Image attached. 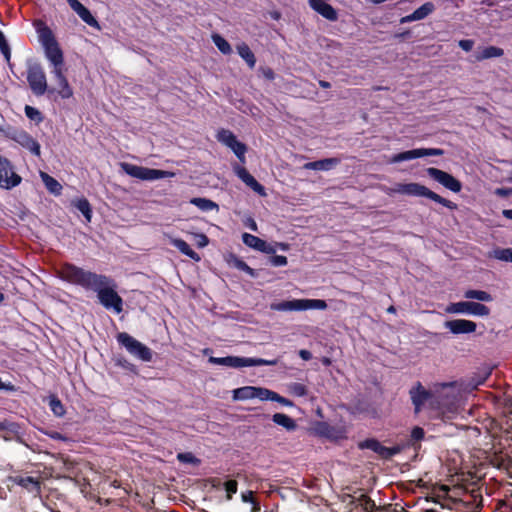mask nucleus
<instances>
[{
    "mask_svg": "<svg viewBox=\"0 0 512 512\" xmlns=\"http://www.w3.org/2000/svg\"><path fill=\"white\" fill-rule=\"evenodd\" d=\"M0 51L3 54L6 62L10 64L11 60V49L4 33L0 30Z\"/></svg>",
    "mask_w": 512,
    "mask_h": 512,
    "instance_id": "obj_42",
    "label": "nucleus"
},
{
    "mask_svg": "<svg viewBox=\"0 0 512 512\" xmlns=\"http://www.w3.org/2000/svg\"><path fill=\"white\" fill-rule=\"evenodd\" d=\"M269 263L274 267H282L287 265L288 260L286 256L270 254Z\"/></svg>",
    "mask_w": 512,
    "mask_h": 512,
    "instance_id": "obj_47",
    "label": "nucleus"
},
{
    "mask_svg": "<svg viewBox=\"0 0 512 512\" xmlns=\"http://www.w3.org/2000/svg\"><path fill=\"white\" fill-rule=\"evenodd\" d=\"M40 177L42 182L44 183L47 190L54 194V195H60L62 192V185L52 176L48 175L45 172L40 173Z\"/></svg>",
    "mask_w": 512,
    "mask_h": 512,
    "instance_id": "obj_26",
    "label": "nucleus"
},
{
    "mask_svg": "<svg viewBox=\"0 0 512 512\" xmlns=\"http://www.w3.org/2000/svg\"><path fill=\"white\" fill-rule=\"evenodd\" d=\"M275 247V250L278 248L282 251H287L289 250V244L288 243H284V242H276L274 245Z\"/></svg>",
    "mask_w": 512,
    "mask_h": 512,
    "instance_id": "obj_60",
    "label": "nucleus"
},
{
    "mask_svg": "<svg viewBox=\"0 0 512 512\" xmlns=\"http://www.w3.org/2000/svg\"><path fill=\"white\" fill-rule=\"evenodd\" d=\"M272 421L276 425L283 427L284 429H286L289 432L295 431L297 428L296 421L292 417H290L284 413H275L272 416Z\"/></svg>",
    "mask_w": 512,
    "mask_h": 512,
    "instance_id": "obj_24",
    "label": "nucleus"
},
{
    "mask_svg": "<svg viewBox=\"0 0 512 512\" xmlns=\"http://www.w3.org/2000/svg\"><path fill=\"white\" fill-rule=\"evenodd\" d=\"M340 163L339 158H324L316 161L307 162L303 168L306 170L314 171H329L335 168Z\"/></svg>",
    "mask_w": 512,
    "mask_h": 512,
    "instance_id": "obj_21",
    "label": "nucleus"
},
{
    "mask_svg": "<svg viewBox=\"0 0 512 512\" xmlns=\"http://www.w3.org/2000/svg\"><path fill=\"white\" fill-rule=\"evenodd\" d=\"M327 0H308L309 6L322 17L329 21H336L338 13L336 9L326 2Z\"/></svg>",
    "mask_w": 512,
    "mask_h": 512,
    "instance_id": "obj_19",
    "label": "nucleus"
},
{
    "mask_svg": "<svg viewBox=\"0 0 512 512\" xmlns=\"http://www.w3.org/2000/svg\"><path fill=\"white\" fill-rule=\"evenodd\" d=\"M38 40L43 47L45 56L52 66H64L63 52L52 32V30L45 26L40 25L36 28Z\"/></svg>",
    "mask_w": 512,
    "mask_h": 512,
    "instance_id": "obj_3",
    "label": "nucleus"
},
{
    "mask_svg": "<svg viewBox=\"0 0 512 512\" xmlns=\"http://www.w3.org/2000/svg\"><path fill=\"white\" fill-rule=\"evenodd\" d=\"M238 55L246 62L250 69H253L256 64V57L253 51L246 43H241L236 47Z\"/></svg>",
    "mask_w": 512,
    "mask_h": 512,
    "instance_id": "obj_25",
    "label": "nucleus"
},
{
    "mask_svg": "<svg viewBox=\"0 0 512 512\" xmlns=\"http://www.w3.org/2000/svg\"><path fill=\"white\" fill-rule=\"evenodd\" d=\"M429 177L443 185L446 189L458 193L462 189V183L450 173L438 168L430 167L426 170Z\"/></svg>",
    "mask_w": 512,
    "mask_h": 512,
    "instance_id": "obj_11",
    "label": "nucleus"
},
{
    "mask_svg": "<svg viewBox=\"0 0 512 512\" xmlns=\"http://www.w3.org/2000/svg\"><path fill=\"white\" fill-rule=\"evenodd\" d=\"M75 207L83 214L87 221H91L92 210L87 199L81 198L75 202Z\"/></svg>",
    "mask_w": 512,
    "mask_h": 512,
    "instance_id": "obj_38",
    "label": "nucleus"
},
{
    "mask_svg": "<svg viewBox=\"0 0 512 512\" xmlns=\"http://www.w3.org/2000/svg\"><path fill=\"white\" fill-rule=\"evenodd\" d=\"M445 312L448 314H465L485 317L490 314V309L479 302L460 301L448 304L445 308Z\"/></svg>",
    "mask_w": 512,
    "mask_h": 512,
    "instance_id": "obj_8",
    "label": "nucleus"
},
{
    "mask_svg": "<svg viewBox=\"0 0 512 512\" xmlns=\"http://www.w3.org/2000/svg\"><path fill=\"white\" fill-rule=\"evenodd\" d=\"M226 147L231 149L239 162L246 163L247 146L245 143L239 141L234 133L226 130Z\"/></svg>",
    "mask_w": 512,
    "mask_h": 512,
    "instance_id": "obj_18",
    "label": "nucleus"
},
{
    "mask_svg": "<svg viewBox=\"0 0 512 512\" xmlns=\"http://www.w3.org/2000/svg\"><path fill=\"white\" fill-rule=\"evenodd\" d=\"M444 327L454 335L470 334L476 331L477 325L475 322L466 319H454L444 323Z\"/></svg>",
    "mask_w": 512,
    "mask_h": 512,
    "instance_id": "obj_15",
    "label": "nucleus"
},
{
    "mask_svg": "<svg viewBox=\"0 0 512 512\" xmlns=\"http://www.w3.org/2000/svg\"><path fill=\"white\" fill-rule=\"evenodd\" d=\"M244 224H245V226L247 228H249L252 231H257L258 230L257 223H256V221L252 217L246 218L245 221H244Z\"/></svg>",
    "mask_w": 512,
    "mask_h": 512,
    "instance_id": "obj_56",
    "label": "nucleus"
},
{
    "mask_svg": "<svg viewBox=\"0 0 512 512\" xmlns=\"http://www.w3.org/2000/svg\"><path fill=\"white\" fill-rule=\"evenodd\" d=\"M118 343L137 359L149 362L152 360V351L149 347L132 337L126 332L117 335Z\"/></svg>",
    "mask_w": 512,
    "mask_h": 512,
    "instance_id": "obj_6",
    "label": "nucleus"
},
{
    "mask_svg": "<svg viewBox=\"0 0 512 512\" xmlns=\"http://www.w3.org/2000/svg\"><path fill=\"white\" fill-rule=\"evenodd\" d=\"M209 361L214 364L224 365V357H210Z\"/></svg>",
    "mask_w": 512,
    "mask_h": 512,
    "instance_id": "obj_63",
    "label": "nucleus"
},
{
    "mask_svg": "<svg viewBox=\"0 0 512 512\" xmlns=\"http://www.w3.org/2000/svg\"><path fill=\"white\" fill-rule=\"evenodd\" d=\"M43 433L53 440H58V441H67L68 440V438L65 435H63L59 432H56V431H43Z\"/></svg>",
    "mask_w": 512,
    "mask_h": 512,
    "instance_id": "obj_52",
    "label": "nucleus"
},
{
    "mask_svg": "<svg viewBox=\"0 0 512 512\" xmlns=\"http://www.w3.org/2000/svg\"><path fill=\"white\" fill-rule=\"evenodd\" d=\"M443 154L444 150L440 148H416L394 154L390 158V163H401L425 156H442Z\"/></svg>",
    "mask_w": 512,
    "mask_h": 512,
    "instance_id": "obj_9",
    "label": "nucleus"
},
{
    "mask_svg": "<svg viewBox=\"0 0 512 512\" xmlns=\"http://www.w3.org/2000/svg\"><path fill=\"white\" fill-rule=\"evenodd\" d=\"M435 10V5L432 2H426L416 10L413 11L417 21L425 19Z\"/></svg>",
    "mask_w": 512,
    "mask_h": 512,
    "instance_id": "obj_37",
    "label": "nucleus"
},
{
    "mask_svg": "<svg viewBox=\"0 0 512 512\" xmlns=\"http://www.w3.org/2000/svg\"><path fill=\"white\" fill-rule=\"evenodd\" d=\"M272 401L280 403V404H282L283 406H286V407H293L294 406V403L291 400H289L288 398H285V397L279 395L276 392H275V394L273 396Z\"/></svg>",
    "mask_w": 512,
    "mask_h": 512,
    "instance_id": "obj_50",
    "label": "nucleus"
},
{
    "mask_svg": "<svg viewBox=\"0 0 512 512\" xmlns=\"http://www.w3.org/2000/svg\"><path fill=\"white\" fill-rule=\"evenodd\" d=\"M38 40L43 47L45 56L52 66H64L63 52L52 32V30L45 26L40 25L36 28Z\"/></svg>",
    "mask_w": 512,
    "mask_h": 512,
    "instance_id": "obj_2",
    "label": "nucleus"
},
{
    "mask_svg": "<svg viewBox=\"0 0 512 512\" xmlns=\"http://www.w3.org/2000/svg\"><path fill=\"white\" fill-rule=\"evenodd\" d=\"M234 172L251 190L260 196H265L266 191L262 184H260L244 167L235 165Z\"/></svg>",
    "mask_w": 512,
    "mask_h": 512,
    "instance_id": "obj_17",
    "label": "nucleus"
},
{
    "mask_svg": "<svg viewBox=\"0 0 512 512\" xmlns=\"http://www.w3.org/2000/svg\"><path fill=\"white\" fill-rule=\"evenodd\" d=\"M458 45L462 50L469 52L473 49L474 41L471 39H463L459 41Z\"/></svg>",
    "mask_w": 512,
    "mask_h": 512,
    "instance_id": "obj_53",
    "label": "nucleus"
},
{
    "mask_svg": "<svg viewBox=\"0 0 512 512\" xmlns=\"http://www.w3.org/2000/svg\"><path fill=\"white\" fill-rule=\"evenodd\" d=\"M262 73H263L264 77L267 78L268 80L274 79V72L271 68L262 69Z\"/></svg>",
    "mask_w": 512,
    "mask_h": 512,
    "instance_id": "obj_59",
    "label": "nucleus"
},
{
    "mask_svg": "<svg viewBox=\"0 0 512 512\" xmlns=\"http://www.w3.org/2000/svg\"><path fill=\"white\" fill-rule=\"evenodd\" d=\"M242 241L246 246H248L249 248H252L256 251H259V252H262L265 254H275L276 253L275 247L272 244L266 242L265 240L255 236V235H252L249 233H243Z\"/></svg>",
    "mask_w": 512,
    "mask_h": 512,
    "instance_id": "obj_16",
    "label": "nucleus"
},
{
    "mask_svg": "<svg viewBox=\"0 0 512 512\" xmlns=\"http://www.w3.org/2000/svg\"><path fill=\"white\" fill-rule=\"evenodd\" d=\"M14 483L34 495L40 494L41 483L37 478L31 476H16L14 478Z\"/></svg>",
    "mask_w": 512,
    "mask_h": 512,
    "instance_id": "obj_22",
    "label": "nucleus"
},
{
    "mask_svg": "<svg viewBox=\"0 0 512 512\" xmlns=\"http://www.w3.org/2000/svg\"><path fill=\"white\" fill-rule=\"evenodd\" d=\"M24 111H25L26 117L29 118L30 120H32L36 123H41L43 121V116L37 108L26 105Z\"/></svg>",
    "mask_w": 512,
    "mask_h": 512,
    "instance_id": "obj_44",
    "label": "nucleus"
},
{
    "mask_svg": "<svg viewBox=\"0 0 512 512\" xmlns=\"http://www.w3.org/2000/svg\"><path fill=\"white\" fill-rule=\"evenodd\" d=\"M234 400L254 399V386H244L233 390Z\"/></svg>",
    "mask_w": 512,
    "mask_h": 512,
    "instance_id": "obj_35",
    "label": "nucleus"
},
{
    "mask_svg": "<svg viewBox=\"0 0 512 512\" xmlns=\"http://www.w3.org/2000/svg\"><path fill=\"white\" fill-rule=\"evenodd\" d=\"M277 359H263L256 357L226 356V367L243 368L253 366H275Z\"/></svg>",
    "mask_w": 512,
    "mask_h": 512,
    "instance_id": "obj_10",
    "label": "nucleus"
},
{
    "mask_svg": "<svg viewBox=\"0 0 512 512\" xmlns=\"http://www.w3.org/2000/svg\"><path fill=\"white\" fill-rule=\"evenodd\" d=\"M59 86V95L62 99H69L73 96V90L70 87L68 81L58 84Z\"/></svg>",
    "mask_w": 512,
    "mask_h": 512,
    "instance_id": "obj_45",
    "label": "nucleus"
},
{
    "mask_svg": "<svg viewBox=\"0 0 512 512\" xmlns=\"http://www.w3.org/2000/svg\"><path fill=\"white\" fill-rule=\"evenodd\" d=\"M466 299L478 300L481 302H491L493 297L490 293L484 290L469 289L464 292Z\"/></svg>",
    "mask_w": 512,
    "mask_h": 512,
    "instance_id": "obj_32",
    "label": "nucleus"
},
{
    "mask_svg": "<svg viewBox=\"0 0 512 512\" xmlns=\"http://www.w3.org/2000/svg\"><path fill=\"white\" fill-rule=\"evenodd\" d=\"M11 139L19 144L24 149H27L35 156H40L41 148L40 144L35 140L29 133L24 130L15 131L11 135Z\"/></svg>",
    "mask_w": 512,
    "mask_h": 512,
    "instance_id": "obj_14",
    "label": "nucleus"
},
{
    "mask_svg": "<svg viewBox=\"0 0 512 512\" xmlns=\"http://www.w3.org/2000/svg\"><path fill=\"white\" fill-rule=\"evenodd\" d=\"M27 82L34 95L42 96L48 90L46 74L42 66L35 61L27 62Z\"/></svg>",
    "mask_w": 512,
    "mask_h": 512,
    "instance_id": "obj_5",
    "label": "nucleus"
},
{
    "mask_svg": "<svg viewBox=\"0 0 512 512\" xmlns=\"http://www.w3.org/2000/svg\"><path fill=\"white\" fill-rule=\"evenodd\" d=\"M503 54L504 51L502 48L496 46H487L476 54V60L482 61L490 58H498L503 56Z\"/></svg>",
    "mask_w": 512,
    "mask_h": 512,
    "instance_id": "obj_28",
    "label": "nucleus"
},
{
    "mask_svg": "<svg viewBox=\"0 0 512 512\" xmlns=\"http://www.w3.org/2000/svg\"><path fill=\"white\" fill-rule=\"evenodd\" d=\"M21 181V176L14 172L13 165L8 159L0 164V188L11 190Z\"/></svg>",
    "mask_w": 512,
    "mask_h": 512,
    "instance_id": "obj_12",
    "label": "nucleus"
},
{
    "mask_svg": "<svg viewBox=\"0 0 512 512\" xmlns=\"http://www.w3.org/2000/svg\"><path fill=\"white\" fill-rule=\"evenodd\" d=\"M171 244L175 248H177L182 254L189 257L190 259L196 262L200 261L201 258L199 254L196 253L186 241L179 238H175L171 240Z\"/></svg>",
    "mask_w": 512,
    "mask_h": 512,
    "instance_id": "obj_23",
    "label": "nucleus"
},
{
    "mask_svg": "<svg viewBox=\"0 0 512 512\" xmlns=\"http://www.w3.org/2000/svg\"><path fill=\"white\" fill-rule=\"evenodd\" d=\"M424 436H425V431L423 428L419 427V426H416L412 429L411 431V439L413 441H421L422 439H424Z\"/></svg>",
    "mask_w": 512,
    "mask_h": 512,
    "instance_id": "obj_49",
    "label": "nucleus"
},
{
    "mask_svg": "<svg viewBox=\"0 0 512 512\" xmlns=\"http://www.w3.org/2000/svg\"><path fill=\"white\" fill-rule=\"evenodd\" d=\"M274 394L275 392L270 389L254 386V399L257 398L261 401H272Z\"/></svg>",
    "mask_w": 512,
    "mask_h": 512,
    "instance_id": "obj_39",
    "label": "nucleus"
},
{
    "mask_svg": "<svg viewBox=\"0 0 512 512\" xmlns=\"http://www.w3.org/2000/svg\"><path fill=\"white\" fill-rule=\"evenodd\" d=\"M178 460L183 463H196L197 459L191 453H179Z\"/></svg>",
    "mask_w": 512,
    "mask_h": 512,
    "instance_id": "obj_51",
    "label": "nucleus"
},
{
    "mask_svg": "<svg viewBox=\"0 0 512 512\" xmlns=\"http://www.w3.org/2000/svg\"><path fill=\"white\" fill-rule=\"evenodd\" d=\"M289 392L297 397H305L308 394L307 387L304 384L293 382L288 385Z\"/></svg>",
    "mask_w": 512,
    "mask_h": 512,
    "instance_id": "obj_41",
    "label": "nucleus"
},
{
    "mask_svg": "<svg viewBox=\"0 0 512 512\" xmlns=\"http://www.w3.org/2000/svg\"><path fill=\"white\" fill-rule=\"evenodd\" d=\"M410 399L414 406L415 414H418L423 405L432 398V392L424 388L421 382H417L409 391Z\"/></svg>",
    "mask_w": 512,
    "mask_h": 512,
    "instance_id": "obj_13",
    "label": "nucleus"
},
{
    "mask_svg": "<svg viewBox=\"0 0 512 512\" xmlns=\"http://www.w3.org/2000/svg\"><path fill=\"white\" fill-rule=\"evenodd\" d=\"M494 257L497 260L512 263V248H498L494 250Z\"/></svg>",
    "mask_w": 512,
    "mask_h": 512,
    "instance_id": "obj_43",
    "label": "nucleus"
},
{
    "mask_svg": "<svg viewBox=\"0 0 512 512\" xmlns=\"http://www.w3.org/2000/svg\"><path fill=\"white\" fill-rule=\"evenodd\" d=\"M212 38L217 48L224 53V38L218 34H214Z\"/></svg>",
    "mask_w": 512,
    "mask_h": 512,
    "instance_id": "obj_55",
    "label": "nucleus"
},
{
    "mask_svg": "<svg viewBox=\"0 0 512 512\" xmlns=\"http://www.w3.org/2000/svg\"><path fill=\"white\" fill-rule=\"evenodd\" d=\"M71 9L81 18L83 22L93 28H100L98 21L91 12L78 0H66Z\"/></svg>",
    "mask_w": 512,
    "mask_h": 512,
    "instance_id": "obj_20",
    "label": "nucleus"
},
{
    "mask_svg": "<svg viewBox=\"0 0 512 512\" xmlns=\"http://www.w3.org/2000/svg\"><path fill=\"white\" fill-rule=\"evenodd\" d=\"M62 275L68 282L96 292L100 304L107 310H113L116 314L122 312L123 300L115 291L116 284L110 277L86 271L73 264H65Z\"/></svg>",
    "mask_w": 512,
    "mask_h": 512,
    "instance_id": "obj_1",
    "label": "nucleus"
},
{
    "mask_svg": "<svg viewBox=\"0 0 512 512\" xmlns=\"http://www.w3.org/2000/svg\"><path fill=\"white\" fill-rule=\"evenodd\" d=\"M300 358L304 361H309L312 359V353L309 350L301 349L298 352Z\"/></svg>",
    "mask_w": 512,
    "mask_h": 512,
    "instance_id": "obj_58",
    "label": "nucleus"
},
{
    "mask_svg": "<svg viewBox=\"0 0 512 512\" xmlns=\"http://www.w3.org/2000/svg\"><path fill=\"white\" fill-rule=\"evenodd\" d=\"M52 67H53V69H52L51 73L53 74V76L58 84L68 81L64 74V66L55 65Z\"/></svg>",
    "mask_w": 512,
    "mask_h": 512,
    "instance_id": "obj_46",
    "label": "nucleus"
},
{
    "mask_svg": "<svg viewBox=\"0 0 512 512\" xmlns=\"http://www.w3.org/2000/svg\"><path fill=\"white\" fill-rule=\"evenodd\" d=\"M319 434L328 439L337 440L342 437V431L327 423H321L318 428Z\"/></svg>",
    "mask_w": 512,
    "mask_h": 512,
    "instance_id": "obj_31",
    "label": "nucleus"
},
{
    "mask_svg": "<svg viewBox=\"0 0 512 512\" xmlns=\"http://www.w3.org/2000/svg\"><path fill=\"white\" fill-rule=\"evenodd\" d=\"M195 242L199 248H204L205 246L208 245L209 240H208V237L204 234H196Z\"/></svg>",
    "mask_w": 512,
    "mask_h": 512,
    "instance_id": "obj_54",
    "label": "nucleus"
},
{
    "mask_svg": "<svg viewBox=\"0 0 512 512\" xmlns=\"http://www.w3.org/2000/svg\"><path fill=\"white\" fill-rule=\"evenodd\" d=\"M190 203L194 206H196L198 209H200L203 212H208L214 209H218V205L213 202L212 200H209L207 198H200L195 197L190 200Z\"/></svg>",
    "mask_w": 512,
    "mask_h": 512,
    "instance_id": "obj_33",
    "label": "nucleus"
},
{
    "mask_svg": "<svg viewBox=\"0 0 512 512\" xmlns=\"http://www.w3.org/2000/svg\"><path fill=\"white\" fill-rule=\"evenodd\" d=\"M413 21H417V19L414 16L413 12L411 14L406 15V16L401 18V23H409V22H413Z\"/></svg>",
    "mask_w": 512,
    "mask_h": 512,
    "instance_id": "obj_61",
    "label": "nucleus"
},
{
    "mask_svg": "<svg viewBox=\"0 0 512 512\" xmlns=\"http://www.w3.org/2000/svg\"><path fill=\"white\" fill-rule=\"evenodd\" d=\"M302 306V311H305L308 309L325 310L328 305L322 299H302Z\"/></svg>",
    "mask_w": 512,
    "mask_h": 512,
    "instance_id": "obj_36",
    "label": "nucleus"
},
{
    "mask_svg": "<svg viewBox=\"0 0 512 512\" xmlns=\"http://www.w3.org/2000/svg\"><path fill=\"white\" fill-rule=\"evenodd\" d=\"M14 389L11 383H5L0 380V390L13 391Z\"/></svg>",
    "mask_w": 512,
    "mask_h": 512,
    "instance_id": "obj_62",
    "label": "nucleus"
},
{
    "mask_svg": "<svg viewBox=\"0 0 512 512\" xmlns=\"http://www.w3.org/2000/svg\"><path fill=\"white\" fill-rule=\"evenodd\" d=\"M49 407L51 411L54 413V415L61 417L65 414V409L61 401L55 397L51 396L49 398Z\"/></svg>",
    "mask_w": 512,
    "mask_h": 512,
    "instance_id": "obj_40",
    "label": "nucleus"
},
{
    "mask_svg": "<svg viewBox=\"0 0 512 512\" xmlns=\"http://www.w3.org/2000/svg\"><path fill=\"white\" fill-rule=\"evenodd\" d=\"M361 449H369L379 455H385L389 451L388 447L383 446L378 440L370 438L359 444Z\"/></svg>",
    "mask_w": 512,
    "mask_h": 512,
    "instance_id": "obj_29",
    "label": "nucleus"
},
{
    "mask_svg": "<svg viewBox=\"0 0 512 512\" xmlns=\"http://www.w3.org/2000/svg\"><path fill=\"white\" fill-rule=\"evenodd\" d=\"M396 192H398L400 194H404V195H409V196L425 197V198H428L438 204H441L442 206H444L450 210L457 209L456 203L443 198L442 196L438 195L437 193L433 192L426 186L421 185L419 183L399 184L397 186Z\"/></svg>",
    "mask_w": 512,
    "mask_h": 512,
    "instance_id": "obj_4",
    "label": "nucleus"
},
{
    "mask_svg": "<svg viewBox=\"0 0 512 512\" xmlns=\"http://www.w3.org/2000/svg\"><path fill=\"white\" fill-rule=\"evenodd\" d=\"M502 215L509 220H512V209H504Z\"/></svg>",
    "mask_w": 512,
    "mask_h": 512,
    "instance_id": "obj_64",
    "label": "nucleus"
},
{
    "mask_svg": "<svg viewBox=\"0 0 512 512\" xmlns=\"http://www.w3.org/2000/svg\"><path fill=\"white\" fill-rule=\"evenodd\" d=\"M302 307V299L282 301L272 305V309L276 311H302Z\"/></svg>",
    "mask_w": 512,
    "mask_h": 512,
    "instance_id": "obj_30",
    "label": "nucleus"
},
{
    "mask_svg": "<svg viewBox=\"0 0 512 512\" xmlns=\"http://www.w3.org/2000/svg\"><path fill=\"white\" fill-rule=\"evenodd\" d=\"M121 167L127 175L145 181L172 178L175 175L173 172L146 168L129 163H122Z\"/></svg>",
    "mask_w": 512,
    "mask_h": 512,
    "instance_id": "obj_7",
    "label": "nucleus"
},
{
    "mask_svg": "<svg viewBox=\"0 0 512 512\" xmlns=\"http://www.w3.org/2000/svg\"><path fill=\"white\" fill-rule=\"evenodd\" d=\"M241 500L243 503H248L251 505L250 512H260L261 506L259 501L254 495V492L251 490H245L241 492Z\"/></svg>",
    "mask_w": 512,
    "mask_h": 512,
    "instance_id": "obj_34",
    "label": "nucleus"
},
{
    "mask_svg": "<svg viewBox=\"0 0 512 512\" xmlns=\"http://www.w3.org/2000/svg\"><path fill=\"white\" fill-rule=\"evenodd\" d=\"M490 375V371H487L485 372V375L479 379H472V385L474 388L478 387L479 385H482L485 380L488 378V376Z\"/></svg>",
    "mask_w": 512,
    "mask_h": 512,
    "instance_id": "obj_57",
    "label": "nucleus"
},
{
    "mask_svg": "<svg viewBox=\"0 0 512 512\" xmlns=\"http://www.w3.org/2000/svg\"><path fill=\"white\" fill-rule=\"evenodd\" d=\"M226 261L236 267L237 269L247 273L249 276L256 278L258 276V273L255 269L251 268L246 262L243 260L237 258L233 254L229 255V258L226 259Z\"/></svg>",
    "mask_w": 512,
    "mask_h": 512,
    "instance_id": "obj_27",
    "label": "nucleus"
},
{
    "mask_svg": "<svg viewBox=\"0 0 512 512\" xmlns=\"http://www.w3.org/2000/svg\"><path fill=\"white\" fill-rule=\"evenodd\" d=\"M237 482L232 479H226V500L230 499L237 492Z\"/></svg>",
    "mask_w": 512,
    "mask_h": 512,
    "instance_id": "obj_48",
    "label": "nucleus"
}]
</instances>
